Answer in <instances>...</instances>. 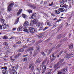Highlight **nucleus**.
Instances as JSON below:
<instances>
[{"instance_id":"8fccbe9b","label":"nucleus","mask_w":74,"mask_h":74,"mask_svg":"<svg viewBox=\"0 0 74 74\" xmlns=\"http://www.w3.org/2000/svg\"><path fill=\"white\" fill-rule=\"evenodd\" d=\"M60 45L59 44L58 45H57L56 47V48H59L60 47Z\"/></svg>"},{"instance_id":"49530a36","label":"nucleus","mask_w":74,"mask_h":74,"mask_svg":"<svg viewBox=\"0 0 74 74\" xmlns=\"http://www.w3.org/2000/svg\"><path fill=\"white\" fill-rule=\"evenodd\" d=\"M41 54L43 55V56H45L46 55V54L44 53V52H42L41 53Z\"/></svg>"},{"instance_id":"4468645a","label":"nucleus","mask_w":74,"mask_h":74,"mask_svg":"<svg viewBox=\"0 0 74 74\" xmlns=\"http://www.w3.org/2000/svg\"><path fill=\"white\" fill-rule=\"evenodd\" d=\"M43 29L44 28H43L42 27H40V29H38V30L40 31V30H43V31H45L46 29H48V27H46L44 29Z\"/></svg>"},{"instance_id":"9d476101","label":"nucleus","mask_w":74,"mask_h":74,"mask_svg":"<svg viewBox=\"0 0 74 74\" xmlns=\"http://www.w3.org/2000/svg\"><path fill=\"white\" fill-rule=\"evenodd\" d=\"M52 51V49H45V52H47V53H48L49 54L51 53V51Z\"/></svg>"},{"instance_id":"1a4fd4ad","label":"nucleus","mask_w":74,"mask_h":74,"mask_svg":"<svg viewBox=\"0 0 74 74\" xmlns=\"http://www.w3.org/2000/svg\"><path fill=\"white\" fill-rule=\"evenodd\" d=\"M46 68H47L46 67V66L45 65H44L42 67V71H43L42 72V74H44V73L45 72V70H46Z\"/></svg>"},{"instance_id":"f8f14e48","label":"nucleus","mask_w":74,"mask_h":74,"mask_svg":"<svg viewBox=\"0 0 74 74\" xmlns=\"http://www.w3.org/2000/svg\"><path fill=\"white\" fill-rule=\"evenodd\" d=\"M42 60L41 58H39L37 60L36 62V64H38L40 63V62H41Z\"/></svg>"},{"instance_id":"603ef678","label":"nucleus","mask_w":74,"mask_h":74,"mask_svg":"<svg viewBox=\"0 0 74 74\" xmlns=\"http://www.w3.org/2000/svg\"><path fill=\"white\" fill-rule=\"evenodd\" d=\"M62 1L63 2H67V0H62Z\"/></svg>"},{"instance_id":"20e7f679","label":"nucleus","mask_w":74,"mask_h":74,"mask_svg":"<svg viewBox=\"0 0 74 74\" xmlns=\"http://www.w3.org/2000/svg\"><path fill=\"white\" fill-rule=\"evenodd\" d=\"M1 69L2 70V72L3 74H7V70H8V69L7 67L6 66L2 67L1 68Z\"/></svg>"},{"instance_id":"ddd939ff","label":"nucleus","mask_w":74,"mask_h":74,"mask_svg":"<svg viewBox=\"0 0 74 74\" xmlns=\"http://www.w3.org/2000/svg\"><path fill=\"white\" fill-rule=\"evenodd\" d=\"M31 69V70L32 71H33L34 70V66L33 65V64H30L29 66V69Z\"/></svg>"},{"instance_id":"2eb2a0df","label":"nucleus","mask_w":74,"mask_h":74,"mask_svg":"<svg viewBox=\"0 0 74 74\" xmlns=\"http://www.w3.org/2000/svg\"><path fill=\"white\" fill-rule=\"evenodd\" d=\"M2 25L3 27V30H4V29L7 28V26H6V24H5V23L4 24H2Z\"/></svg>"},{"instance_id":"a211bd4d","label":"nucleus","mask_w":74,"mask_h":74,"mask_svg":"<svg viewBox=\"0 0 74 74\" xmlns=\"http://www.w3.org/2000/svg\"><path fill=\"white\" fill-rule=\"evenodd\" d=\"M22 12V9H20L17 13V15L18 16L19 15H20Z\"/></svg>"},{"instance_id":"72a5a7b5","label":"nucleus","mask_w":74,"mask_h":74,"mask_svg":"<svg viewBox=\"0 0 74 74\" xmlns=\"http://www.w3.org/2000/svg\"><path fill=\"white\" fill-rule=\"evenodd\" d=\"M23 17L25 18V19H26L27 18V16L26 15H25L24 14H23Z\"/></svg>"},{"instance_id":"a18cd8bd","label":"nucleus","mask_w":74,"mask_h":74,"mask_svg":"<svg viewBox=\"0 0 74 74\" xmlns=\"http://www.w3.org/2000/svg\"><path fill=\"white\" fill-rule=\"evenodd\" d=\"M18 57H19V55H16L14 57L15 59H17V58H18Z\"/></svg>"},{"instance_id":"f03ea898","label":"nucleus","mask_w":74,"mask_h":74,"mask_svg":"<svg viewBox=\"0 0 74 74\" xmlns=\"http://www.w3.org/2000/svg\"><path fill=\"white\" fill-rule=\"evenodd\" d=\"M64 11H65L64 9L63 8H60L58 10V11L55 10L54 11L55 12V14H60V12H64Z\"/></svg>"},{"instance_id":"c9c22d12","label":"nucleus","mask_w":74,"mask_h":74,"mask_svg":"<svg viewBox=\"0 0 74 74\" xmlns=\"http://www.w3.org/2000/svg\"><path fill=\"white\" fill-rule=\"evenodd\" d=\"M73 44H71L69 46L70 49H71L73 48Z\"/></svg>"},{"instance_id":"aec40b11","label":"nucleus","mask_w":74,"mask_h":74,"mask_svg":"<svg viewBox=\"0 0 74 74\" xmlns=\"http://www.w3.org/2000/svg\"><path fill=\"white\" fill-rule=\"evenodd\" d=\"M19 17L17 18L16 20V21L14 23V25H16L19 22Z\"/></svg>"},{"instance_id":"e433bc0d","label":"nucleus","mask_w":74,"mask_h":74,"mask_svg":"<svg viewBox=\"0 0 74 74\" xmlns=\"http://www.w3.org/2000/svg\"><path fill=\"white\" fill-rule=\"evenodd\" d=\"M18 51H19V52H23L24 50L23 49H21L19 50Z\"/></svg>"},{"instance_id":"864d4df0","label":"nucleus","mask_w":74,"mask_h":74,"mask_svg":"<svg viewBox=\"0 0 74 74\" xmlns=\"http://www.w3.org/2000/svg\"><path fill=\"white\" fill-rule=\"evenodd\" d=\"M37 49L38 51H40V47H38L37 48Z\"/></svg>"},{"instance_id":"4d7b16f0","label":"nucleus","mask_w":74,"mask_h":74,"mask_svg":"<svg viewBox=\"0 0 74 74\" xmlns=\"http://www.w3.org/2000/svg\"><path fill=\"white\" fill-rule=\"evenodd\" d=\"M0 29H1V30H2V29H3L2 25H0Z\"/></svg>"},{"instance_id":"0e129e2a","label":"nucleus","mask_w":74,"mask_h":74,"mask_svg":"<svg viewBox=\"0 0 74 74\" xmlns=\"http://www.w3.org/2000/svg\"><path fill=\"white\" fill-rule=\"evenodd\" d=\"M11 60H12V62H13V61H14V60H15V59H12Z\"/></svg>"},{"instance_id":"69168bd1","label":"nucleus","mask_w":74,"mask_h":74,"mask_svg":"<svg viewBox=\"0 0 74 74\" xmlns=\"http://www.w3.org/2000/svg\"><path fill=\"white\" fill-rule=\"evenodd\" d=\"M13 47L14 48H15L16 47V46L15 45H14L13 46Z\"/></svg>"},{"instance_id":"39448f33","label":"nucleus","mask_w":74,"mask_h":74,"mask_svg":"<svg viewBox=\"0 0 74 74\" xmlns=\"http://www.w3.org/2000/svg\"><path fill=\"white\" fill-rule=\"evenodd\" d=\"M14 3L12 2L10 3L9 4V6L8 7L7 11H11V7H12L14 6Z\"/></svg>"},{"instance_id":"5fc2aeb1","label":"nucleus","mask_w":74,"mask_h":74,"mask_svg":"<svg viewBox=\"0 0 74 74\" xmlns=\"http://www.w3.org/2000/svg\"><path fill=\"white\" fill-rule=\"evenodd\" d=\"M47 25H48V26H51V24H50V23L49 22H47Z\"/></svg>"},{"instance_id":"4be33fe9","label":"nucleus","mask_w":74,"mask_h":74,"mask_svg":"<svg viewBox=\"0 0 74 74\" xmlns=\"http://www.w3.org/2000/svg\"><path fill=\"white\" fill-rule=\"evenodd\" d=\"M22 28H23V27L22 26H20L18 28L17 31H18V32H19L20 30H21Z\"/></svg>"},{"instance_id":"338daca9","label":"nucleus","mask_w":74,"mask_h":74,"mask_svg":"<svg viewBox=\"0 0 74 74\" xmlns=\"http://www.w3.org/2000/svg\"><path fill=\"white\" fill-rule=\"evenodd\" d=\"M51 15L52 16H55V15L53 13L51 14Z\"/></svg>"},{"instance_id":"de8ad7c7","label":"nucleus","mask_w":74,"mask_h":74,"mask_svg":"<svg viewBox=\"0 0 74 74\" xmlns=\"http://www.w3.org/2000/svg\"><path fill=\"white\" fill-rule=\"evenodd\" d=\"M62 71H63V72H64V71H67V69H62Z\"/></svg>"},{"instance_id":"c03bdc74","label":"nucleus","mask_w":74,"mask_h":74,"mask_svg":"<svg viewBox=\"0 0 74 74\" xmlns=\"http://www.w3.org/2000/svg\"><path fill=\"white\" fill-rule=\"evenodd\" d=\"M16 43L17 44H21V42L20 41H18Z\"/></svg>"},{"instance_id":"13d9d810","label":"nucleus","mask_w":74,"mask_h":74,"mask_svg":"<svg viewBox=\"0 0 74 74\" xmlns=\"http://www.w3.org/2000/svg\"><path fill=\"white\" fill-rule=\"evenodd\" d=\"M62 72H59L58 73V74H62Z\"/></svg>"},{"instance_id":"ea45409f","label":"nucleus","mask_w":74,"mask_h":74,"mask_svg":"<svg viewBox=\"0 0 74 74\" xmlns=\"http://www.w3.org/2000/svg\"><path fill=\"white\" fill-rule=\"evenodd\" d=\"M53 2H52L50 4L49 3V6H52V5H53Z\"/></svg>"},{"instance_id":"bb28decb","label":"nucleus","mask_w":74,"mask_h":74,"mask_svg":"<svg viewBox=\"0 0 74 74\" xmlns=\"http://www.w3.org/2000/svg\"><path fill=\"white\" fill-rule=\"evenodd\" d=\"M67 38H65L64 40H61L60 41L61 42L62 41V42H65V41H67Z\"/></svg>"},{"instance_id":"4c0bfd02","label":"nucleus","mask_w":74,"mask_h":74,"mask_svg":"<svg viewBox=\"0 0 74 74\" xmlns=\"http://www.w3.org/2000/svg\"><path fill=\"white\" fill-rule=\"evenodd\" d=\"M8 37L6 36H4L3 38V39H8Z\"/></svg>"},{"instance_id":"c85d7f7f","label":"nucleus","mask_w":74,"mask_h":74,"mask_svg":"<svg viewBox=\"0 0 74 74\" xmlns=\"http://www.w3.org/2000/svg\"><path fill=\"white\" fill-rule=\"evenodd\" d=\"M66 52H67V51H66V50H64V51L62 50L60 52V54H62V53L63 52H64V53H66Z\"/></svg>"},{"instance_id":"cd10ccee","label":"nucleus","mask_w":74,"mask_h":74,"mask_svg":"<svg viewBox=\"0 0 74 74\" xmlns=\"http://www.w3.org/2000/svg\"><path fill=\"white\" fill-rule=\"evenodd\" d=\"M4 48L6 50H7V49H8V50H10V49H9V47L8 46H5Z\"/></svg>"},{"instance_id":"f3484780","label":"nucleus","mask_w":74,"mask_h":74,"mask_svg":"<svg viewBox=\"0 0 74 74\" xmlns=\"http://www.w3.org/2000/svg\"><path fill=\"white\" fill-rule=\"evenodd\" d=\"M37 53H38L37 51V50H35L34 53L33 54V56L35 57V56H36V55H37Z\"/></svg>"},{"instance_id":"6e6d98bb","label":"nucleus","mask_w":74,"mask_h":74,"mask_svg":"<svg viewBox=\"0 0 74 74\" xmlns=\"http://www.w3.org/2000/svg\"><path fill=\"white\" fill-rule=\"evenodd\" d=\"M27 59L26 58H25L23 59V61H27Z\"/></svg>"},{"instance_id":"79ce46f5","label":"nucleus","mask_w":74,"mask_h":74,"mask_svg":"<svg viewBox=\"0 0 74 74\" xmlns=\"http://www.w3.org/2000/svg\"><path fill=\"white\" fill-rule=\"evenodd\" d=\"M27 11L28 12H29V13H32V10H27Z\"/></svg>"},{"instance_id":"052dcab7","label":"nucleus","mask_w":74,"mask_h":74,"mask_svg":"<svg viewBox=\"0 0 74 74\" xmlns=\"http://www.w3.org/2000/svg\"><path fill=\"white\" fill-rule=\"evenodd\" d=\"M9 18H11V17H12V15L11 14L9 16Z\"/></svg>"},{"instance_id":"09e8293b","label":"nucleus","mask_w":74,"mask_h":74,"mask_svg":"<svg viewBox=\"0 0 74 74\" xmlns=\"http://www.w3.org/2000/svg\"><path fill=\"white\" fill-rule=\"evenodd\" d=\"M31 18H32V19H34V18H36V16L32 15V16H31Z\"/></svg>"},{"instance_id":"a878e982","label":"nucleus","mask_w":74,"mask_h":74,"mask_svg":"<svg viewBox=\"0 0 74 74\" xmlns=\"http://www.w3.org/2000/svg\"><path fill=\"white\" fill-rule=\"evenodd\" d=\"M40 25H41V23L40 22H38L36 24L37 26H38V27H40Z\"/></svg>"},{"instance_id":"f257e3e1","label":"nucleus","mask_w":74,"mask_h":74,"mask_svg":"<svg viewBox=\"0 0 74 74\" xmlns=\"http://www.w3.org/2000/svg\"><path fill=\"white\" fill-rule=\"evenodd\" d=\"M24 28L23 29V30L24 32H27V33H34L35 32V29L34 28H32L30 27L29 28V31H28V30L26 29L27 27H24Z\"/></svg>"},{"instance_id":"0eeeda50","label":"nucleus","mask_w":74,"mask_h":74,"mask_svg":"<svg viewBox=\"0 0 74 74\" xmlns=\"http://www.w3.org/2000/svg\"><path fill=\"white\" fill-rule=\"evenodd\" d=\"M60 7L62 8H65L67 9L69 7V6L67 5H66L65 3L63 2L60 5Z\"/></svg>"},{"instance_id":"680f3d73","label":"nucleus","mask_w":74,"mask_h":74,"mask_svg":"<svg viewBox=\"0 0 74 74\" xmlns=\"http://www.w3.org/2000/svg\"><path fill=\"white\" fill-rule=\"evenodd\" d=\"M16 30V28H13V30Z\"/></svg>"},{"instance_id":"7ed1b4c3","label":"nucleus","mask_w":74,"mask_h":74,"mask_svg":"<svg viewBox=\"0 0 74 74\" xmlns=\"http://www.w3.org/2000/svg\"><path fill=\"white\" fill-rule=\"evenodd\" d=\"M64 59L63 58L62 59H60V61L54 66V68L56 69H58L59 67H60L58 66L59 64H60V63H62V62H63L64 61Z\"/></svg>"},{"instance_id":"c756f323","label":"nucleus","mask_w":74,"mask_h":74,"mask_svg":"<svg viewBox=\"0 0 74 74\" xmlns=\"http://www.w3.org/2000/svg\"><path fill=\"white\" fill-rule=\"evenodd\" d=\"M63 37V36H62V35L61 34H60V35H58V36L57 38L58 39H60V38H61V37Z\"/></svg>"},{"instance_id":"b1692460","label":"nucleus","mask_w":74,"mask_h":74,"mask_svg":"<svg viewBox=\"0 0 74 74\" xmlns=\"http://www.w3.org/2000/svg\"><path fill=\"white\" fill-rule=\"evenodd\" d=\"M10 73L11 74H17V72H16L15 71H11L10 72Z\"/></svg>"},{"instance_id":"6e6552de","label":"nucleus","mask_w":74,"mask_h":74,"mask_svg":"<svg viewBox=\"0 0 74 74\" xmlns=\"http://www.w3.org/2000/svg\"><path fill=\"white\" fill-rule=\"evenodd\" d=\"M29 22L28 21H25V23L24 24L23 26L25 27H27L29 25Z\"/></svg>"},{"instance_id":"393cba45","label":"nucleus","mask_w":74,"mask_h":74,"mask_svg":"<svg viewBox=\"0 0 74 74\" xmlns=\"http://www.w3.org/2000/svg\"><path fill=\"white\" fill-rule=\"evenodd\" d=\"M73 54L72 53H70V54H68V56H69V58H72V57H73Z\"/></svg>"},{"instance_id":"774afa93","label":"nucleus","mask_w":74,"mask_h":74,"mask_svg":"<svg viewBox=\"0 0 74 74\" xmlns=\"http://www.w3.org/2000/svg\"><path fill=\"white\" fill-rule=\"evenodd\" d=\"M37 71H40V70H39V69H38V68L37 69Z\"/></svg>"},{"instance_id":"5701e85b","label":"nucleus","mask_w":74,"mask_h":74,"mask_svg":"<svg viewBox=\"0 0 74 74\" xmlns=\"http://www.w3.org/2000/svg\"><path fill=\"white\" fill-rule=\"evenodd\" d=\"M51 69H49L47 71V73L46 74H51Z\"/></svg>"},{"instance_id":"473e14b6","label":"nucleus","mask_w":74,"mask_h":74,"mask_svg":"<svg viewBox=\"0 0 74 74\" xmlns=\"http://www.w3.org/2000/svg\"><path fill=\"white\" fill-rule=\"evenodd\" d=\"M45 60L41 64L40 66H43V65L45 64Z\"/></svg>"},{"instance_id":"dca6fc26","label":"nucleus","mask_w":74,"mask_h":74,"mask_svg":"<svg viewBox=\"0 0 74 74\" xmlns=\"http://www.w3.org/2000/svg\"><path fill=\"white\" fill-rule=\"evenodd\" d=\"M0 21L1 22L2 24H4L5 23V20L3 19L0 18Z\"/></svg>"},{"instance_id":"9b49d317","label":"nucleus","mask_w":74,"mask_h":74,"mask_svg":"<svg viewBox=\"0 0 74 74\" xmlns=\"http://www.w3.org/2000/svg\"><path fill=\"white\" fill-rule=\"evenodd\" d=\"M34 48L33 47H30L29 48L27 49L25 52H27L28 51H32L34 50Z\"/></svg>"},{"instance_id":"7c9ffc66","label":"nucleus","mask_w":74,"mask_h":74,"mask_svg":"<svg viewBox=\"0 0 74 74\" xmlns=\"http://www.w3.org/2000/svg\"><path fill=\"white\" fill-rule=\"evenodd\" d=\"M64 58L65 59H66L67 60V59H69V56H68V55H67V56H65L64 57Z\"/></svg>"},{"instance_id":"a19ab883","label":"nucleus","mask_w":74,"mask_h":74,"mask_svg":"<svg viewBox=\"0 0 74 74\" xmlns=\"http://www.w3.org/2000/svg\"><path fill=\"white\" fill-rule=\"evenodd\" d=\"M15 38V37H11L10 38V40H14Z\"/></svg>"},{"instance_id":"2f4dec72","label":"nucleus","mask_w":74,"mask_h":74,"mask_svg":"<svg viewBox=\"0 0 74 74\" xmlns=\"http://www.w3.org/2000/svg\"><path fill=\"white\" fill-rule=\"evenodd\" d=\"M29 6H30V7H32L34 9H35V8H36V6H34L33 5H30Z\"/></svg>"},{"instance_id":"412c9836","label":"nucleus","mask_w":74,"mask_h":74,"mask_svg":"<svg viewBox=\"0 0 74 74\" xmlns=\"http://www.w3.org/2000/svg\"><path fill=\"white\" fill-rule=\"evenodd\" d=\"M12 71H16V70H17V69L15 67H12Z\"/></svg>"},{"instance_id":"f704fd0d","label":"nucleus","mask_w":74,"mask_h":74,"mask_svg":"<svg viewBox=\"0 0 74 74\" xmlns=\"http://www.w3.org/2000/svg\"><path fill=\"white\" fill-rule=\"evenodd\" d=\"M62 34L63 37H65L66 36V34L63 33Z\"/></svg>"},{"instance_id":"e2e57ef3","label":"nucleus","mask_w":74,"mask_h":74,"mask_svg":"<svg viewBox=\"0 0 74 74\" xmlns=\"http://www.w3.org/2000/svg\"><path fill=\"white\" fill-rule=\"evenodd\" d=\"M42 36H42V35L40 36H39V38H41V37H42Z\"/></svg>"},{"instance_id":"6ab92c4d","label":"nucleus","mask_w":74,"mask_h":74,"mask_svg":"<svg viewBox=\"0 0 74 74\" xmlns=\"http://www.w3.org/2000/svg\"><path fill=\"white\" fill-rule=\"evenodd\" d=\"M52 58L51 60V61H53V60L56 59V56H54V55L53 54L52 55Z\"/></svg>"},{"instance_id":"423d86ee","label":"nucleus","mask_w":74,"mask_h":74,"mask_svg":"<svg viewBox=\"0 0 74 74\" xmlns=\"http://www.w3.org/2000/svg\"><path fill=\"white\" fill-rule=\"evenodd\" d=\"M38 22V21L37 19H35L34 20L32 21H31V23L30 24V26H32L33 25H35V24H36Z\"/></svg>"},{"instance_id":"bf43d9fd","label":"nucleus","mask_w":74,"mask_h":74,"mask_svg":"<svg viewBox=\"0 0 74 74\" xmlns=\"http://www.w3.org/2000/svg\"><path fill=\"white\" fill-rule=\"evenodd\" d=\"M28 56V54H27L26 55H23V57H26V56Z\"/></svg>"},{"instance_id":"3c124183","label":"nucleus","mask_w":74,"mask_h":74,"mask_svg":"<svg viewBox=\"0 0 74 74\" xmlns=\"http://www.w3.org/2000/svg\"><path fill=\"white\" fill-rule=\"evenodd\" d=\"M32 15H33V16H36V13H34Z\"/></svg>"},{"instance_id":"58836bf2","label":"nucleus","mask_w":74,"mask_h":74,"mask_svg":"<svg viewBox=\"0 0 74 74\" xmlns=\"http://www.w3.org/2000/svg\"><path fill=\"white\" fill-rule=\"evenodd\" d=\"M3 45H8V43L7 42H5L4 43Z\"/></svg>"},{"instance_id":"37998d69","label":"nucleus","mask_w":74,"mask_h":74,"mask_svg":"<svg viewBox=\"0 0 74 74\" xmlns=\"http://www.w3.org/2000/svg\"><path fill=\"white\" fill-rule=\"evenodd\" d=\"M44 5H47L48 4V3H47V2L45 1L44 3Z\"/></svg>"}]
</instances>
